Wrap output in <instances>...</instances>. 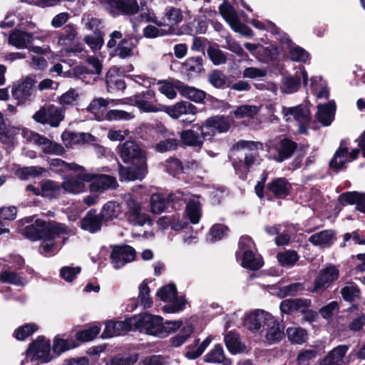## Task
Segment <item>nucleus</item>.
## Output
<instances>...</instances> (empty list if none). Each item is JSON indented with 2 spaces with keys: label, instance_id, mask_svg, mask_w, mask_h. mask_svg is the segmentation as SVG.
<instances>
[{
  "label": "nucleus",
  "instance_id": "nucleus-10",
  "mask_svg": "<svg viewBox=\"0 0 365 365\" xmlns=\"http://www.w3.org/2000/svg\"><path fill=\"white\" fill-rule=\"evenodd\" d=\"M26 361L40 360L41 362H48L52 359L51 345L48 340L43 337H38L33 341L26 353Z\"/></svg>",
  "mask_w": 365,
  "mask_h": 365
},
{
  "label": "nucleus",
  "instance_id": "nucleus-8",
  "mask_svg": "<svg viewBox=\"0 0 365 365\" xmlns=\"http://www.w3.org/2000/svg\"><path fill=\"white\" fill-rule=\"evenodd\" d=\"M24 138L29 142L38 145L46 154L62 155L65 150L63 147L48 138L29 130H23Z\"/></svg>",
  "mask_w": 365,
  "mask_h": 365
},
{
  "label": "nucleus",
  "instance_id": "nucleus-28",
  "mask_svg": "<svg viewBox=\"0 0 365 365\" xmlns=\"http://www.w3.org/2000/svg\"><path fill=\"white\" fill-rule=\"evenodd\" d=\"M263 332H264L267 341L270 344L274 343L284 336V326L273 317L269 323L267 324Z\"/></svg>",
  "mask_w": 365,
  "mask_h": 365
},
{
  "label": "nucleus",
  "instance_id": "nucleus-2",
  "mask_svg": "<svg viewBox=\"0 0 365 365\" xmlns=\"http://www.w3.org/2000/svg\"><path fill=\"white\" fill-rule=\"evenodd\" d=\"M237 148L245 150L244 162H233V166L239 172L240 177L245 178L250 168L259 164L261 159L258 155V150L262 149V144L258 142L240 140L237 144Z\"/></svg>",
  "mask_w": 365,
  "mask_h": 365
},
{
  "label": "nucleus",
  "instance_id": "nucleus-56",
  "mask_svg": "<svg viewBox=\"0 0 365 365\" xmlns=\"http://www.w3.org/2000/svg\"><path fill=\"white\" fill-rule=\"evenodd\" d=\"M135 117L132 112H128L122 110H110L106 114L105 118L108 120H129Z\"/></svg>",
  "mask_w": 365,
  "mask_h": 365
},
{
  "label": "nucleus",
  "instance_id": "nucleus-45",
  "mask_svg": "<svg viewBox=\"0 0 365 365\" xmlns=\"http://www.w3.org/2000/svg\"><path fill=\"white\" fill-rule=\"evenodd\" d=\"M76 346L73 339H64L60 336H56L53 342V351L58 355Z\"/></svg>",
  "mask_w": 365,
  "mask_h": 365
},
{
  "label": "nucleus",
  "instance_id": "nucleus-3",
  "mask_svg": "<svg viewBox=\"0 0 365 365\" xmlns=\"http://www.w3.org/2000/svg\"><path fill=\"white\" fill-rule=\"evenodd\" d=\"M255 244L248 236L241 237L239 241V251L237 258H242L241 264L247 269L257 270L262 266L260 256L254 252Z\"/></svg>",
  "mask_w": 365,
  "mask_h": 365
},
{
  "label": "nucleus",
  "instance_id": "nucleus-15",
  "mask_svg": "<svg viewBox=\"0 0 365 365\" xmlns=\"http://www.w3.org/2000/svg\"><path fill=\"white\" fill-rule=\"evenodd\" d=\"M185 194L178 191L175 194H170L165 196L163 194L155 193L150 197V210L153 214H160L168 207L170 202L186 200Z\"/></svg>",
  "mask_w": 365,
  "mask_h": 365
},
{
  "label": "nucleus",
  "instance_id": "nucleus-6",
  "mask_svg": "<svg viewBox=\"0 0 365 365\" xmlns=\"http://www.w3.org/2000/svg\"><path fill=\"white\" fill-rule=\"evenodd\" d=\"M48 37V34L41 30L29 33L22 29H14L8 38V43L18 49H24L28 48L34 39L44 41Z\"/></svg>",
  "mask_w": 365,
  "mask_h": 365
},
{
  "label": "nucleus",
  "instance_id": "nucleus-39",
  "mask_svg": "<svg viewBox=\"0 0 365 365\" xmlns=\"http://www.w3.org/2000/svg\"><path fill=\"white\" fill-rule=\"evenodd\" d=\"M135 47V44L132 38H125L114 48V51L110 52V54L125 58L133 55Z\"/></svg>",
  "mask_w": 365,
  "mask_h": 365
},
{
  "label": "nucleus",
  "instance_id": "nucleus-60",
  "mask_svg": "<svg viewBox=\"0 0 365 365\" xmlns=\"http://www.w3.org/2000/svg\"><path fill=\"white\" fill-rule=\"evenodd\" d=\"M101 327L94 325L88 329L76 333V339L81 341H89L93 340L100 332Z\"/></svg>",
  "mask_w": 365,
  "mask_h": 365
},
{
  "label": "nucleus",
  "instance_id": "nucleus-18",
  "mask_svg": "<svg viewBox=\"0 0 365 365\" xmlns=\"http://www.w3.org/2000/svg\"><path fill=\"white\" fill-rule=\"evenodd\" d=\"M136 252L130 245L115 246L110 253V260L115 269H120L125 264L134 261Z\"/></svg>",
  "mask_w": 365,
  "mask_h": 365
},
{
  "label": "nucleus",
  "instance_id": "nucleus-12",
  "mask_svg": "<svg viewBox=\"0 0 365 365\" xmlns=\"http://www.w3.org/2000/svg\"><path fill=\"white\" fill-rule=\"evenodd\" d=\"M123 200L127 207L128 220L132 225L143 226L147 222H150L148 215L142 212L140 205L130 193L125 194Z\"/></svg>",
  "mask_w": 365,
  "mask_h": 365
},
{
  "label": "nucleus",
  "instance_id": "nucleus-48",
  "mask_svg": "<svg viewBox=\"0 0 365 365\" xmlns=\"http://www.w3.org/2000/svg\"><path fill=\"white\" fill-rule=\"evenodd\" d=\"M79 97V92L76 89L70 88L68 91L58 97V102L64 110L68 106L76 105Z\"/></svg>",
  "mask_w": 365,
  "mask_h": 365
},
{
  "label": "nucleus",
  "instance_id": "nucleus-53",
  "mask_svg": "<svg viewBox=\"0 0 365 365\" xmlns=\"http://www.w3.org/2000/svg\"><path fill=\"white\" fill-rule=\"evenodd\" d=\"M50 166L57 168L58 170L66 172L68 170L79 171L83 170V167L76 163H67L61 159H53L49 162Z\"/></svg>",
  "mask_w": 365,
  "mask_h": 365
},
{
  "label": "nucleus",
  "instance_id": "nucleus-64",
  "mask_svg": "<svg viewBox=\"0 0 365 365\" xmlns=\"http://www.w3.org/2000/svg\"><path fill=\"white\" fill-rule=\"evenodd\" d=\"M178 82L179 81H177L174 83L168 81L161 82L159 83V91L169 99H174L177 96L175 90H177L176 85Z\"/></svg>",
  "mask_w": 365,
  "mask_h": 365
},
{
  "label": "nucleus",
  "instance_id": "nucleus-11",
  "mask_svg": "<svg viewBox=\"0 0 365 365\" xmlns=\"http://www.w3.org/2000/svg\"><path fill=\"white\" fill-rule=\"evenodd\" d=\"M83 180L89 182V190L92 193H102L106 190L115 189L118 182L115 178L108 175H97L87 173L83 175Z\"/></svg>",
  "mask_w": 365,
  "mask_h": 365
},
{
  "label": "nucleus",
  "instance_id": "nucleus-23",
  "mask_svg": "<svg viewBox=\"0 0 365 365\" xmlns=\"http://www.w3.org/2000/svg\"><path fill=\"white\" fill-rule=\"evenodd\" d=\"M130 318L121 322H108L102 333L103 338H110L123 335L127 331H133V325L130 323Z\"/></svg>",
  "mask_w": 365,
  "mask_h": 365
},
{
  "label": "nucleus",
  "instance_id": "nucleus-19",
  "mask_svg": "<svg viewBox=\"0 0 365 365\" xmlns=\"http://www.w3.org/2000/svg\"><path fill=\"white\" fill-rule=\"evenodd\" d=\"M282 113L286 121L295 120L300 125V132H304L303 125L307 124L310 120L309 108L302 105L294 107H283Z\"/></svg>",
  "mask_w": 365,
  "mask_h": 365
},
{
  "label": "nucleus",
  "instance_id": "nucleus-55",
  "mask_svg": "<svg viewBox=\"0 0 365 365\" xmlns=\"http://www.w3.org/2000/svg\"><path fill=\"white\" fill-rule=\"evenodd\" d=\"M37 329L38 327L35 324H26L17 328L14 336L16 339L23 341L32 335Z\"/></svg>",
  "mask_w": 365,
  "mask_h": 365
},
{
  "label": "nucleus",
  "instance_id": "nucleus-24",
  "mask_svg": "<svg viewBox=\"0 0 365 365\" xmlns=\"http://www.w3.org/2000/svg\"><path fill=\"white\" fill-rule=\"evenodd\" d=\"M75 172L77 173V176L65 178L62 182V188L66 192L78 194L85 192L86 190V182H87L83 180V175H86L87 172H86L84 168L83 170Z\"/></svg>",
  "mask_w": 365,
  "mask_h": 365
},
{
  "label": "nucleus",
  "instance_id": "nucleus-20",
  "mask_svg": "<svg viewBox=\"0 0 365 365\" xmlns=\"http://www.w3.org/2000/svg\"><path fill=\"white\" fill-rule=\"evenodd\" d=\"M296 148V144L288 140L283 139L269 147V155L277 161L282 162L289 158Z\"/></svg>",
  "mask_w": 365,
  "mask_h": 365
},
{
  "label": "nucleus",
  "instance_id": "nucleus-52",
  "mask_svg": "<svg viewBox=\"0 0 365 365\" xmlns=\"http://www.w3.org/2000/svg\"><path fill=\"white\" fill-rule=\"evenodd\" d=\"M210 60L215 66L225 64L227 61L226 54L220 49L217 45L210 46L207 49Z\"/></svg>",
  "mask_w": 365,
  "mask_h": 365
},
{
  "label": "nucleus",
  "instance_id": "nucleus-61",
  "mask_svg": "<svg viewBox=\"0 0 365 365\" xmlns=\"http://www.w3.org/2000/svg\"><path fill=\"white\" fill-rule=\"evenodd\" d=\"M225 359L224 351L220 345H216L205 356V361L208 363H221Z\"/></svg>",
  "mask_w": 365,
  "mask_h": 365
},
{
  "label": "nucleus",
  "instance_id": "nucleus-43",
  "mask_svg": "<svg viewBox=\"0 0 365 365\" xmlns=\"http://www.w3.org/2000/svg\"><path fill=\"white\" fill-rule=\"evenodd\" d=\"M180 137L182 143L187 146L201 148L203 144L200 135L191 129L182 131Z\"/></svg>",
  "mask_w": 365,
  "mask_h": 365
},
{
  "label": "nucleus",
  "instance_id": "nucleus-42",
  "mask_svg": "<svg viewBox=\"0 0 365 365\" xmlns=\"http://www.w3.org/2000/svg\"><path fill=\"white\" fill-rule=\"evenodd\" d=\"M185 215L192 224H197L199 222L202 216V210L197 200H191L187 202Z\"/></svg>",
  "mask_w": 365,
  "mask_h": 365
},
{
  "label": "nucleus",
  "instance_id": "nucleus-13",
  "mask_svg": "<svg viewBox=\"0 0 365 365\" xmlns=\"http://www.w3.org/2000/svg\"><path fill=\"white\" fill-rule=\"evenodd\" d=\"M96 1L107 11L117 10L124 15H135L140 10L137 0H96Z\"/></svg>",
  "mask_w": 365,
  "mask_h": 365
},
{
  "label": "nucleus",
  "instance_id": "nucleus-49",
  "mask_svg": "<svg viewBox=\"0 0 365 365\" xmlns=\"http://www.w3.org/2000/svg\"><path fill=\"white\" fill-rule=\"evenodd\" d=\"M60 184L52 180H43L41 182V195L46 197H55L61 191Z\"/></svg>",
  "mask_w": 365,
  "mask_h": 365
},
{
  "label": "nucleus",
  "instance_id": "nucleus-54",
  "mask_svg": "<svg viewBox=\"0 0 365 365\" xmlns=\"http://www.w3.org/2000/svg\"><path fill=\"white\" fill-rule=\"evenodd\" d=\"M288 339L296 344H302L306 341L307 332L300 327H289L287 329Z\"/></svg>",
  "mask_w": 365,
  "mask_h": 365
},
{
  "label": "nucleus",
  "instance_id": "nucleus-58",
  "mask_svg": "<svg viewBox=\"0 0 365 365\" xmlns=\"http://www.w3.org/2000/svg\"><path fill=\"white\" fill-rule=\"evenodd\" d=\"M77 35L75 27L72 25H66L59 38V43L62 45H68L72 43Z\"/></svg>",
  "mask_w": 365,
  "mask_h": 365
},
{
  "label": "nucleus",
  "instance_id": "nucleus-22",
  "mask_svg": "<svg viewBox=\"0 0 365 365\" xmlns=\"http://www.w3.org/2000/svg\"><path fill=\"white\" fill-rule=\"evenodd\" d=\"M359 154V149H353L351 152H349L348 148L344 143H341L330 161V166L334 169H341L345 163L355 160Z\"/></svg>",
  "mask_w": 365,
  "mask_h": 365
},
{
  "label": "nucleus",
  "instance_id": "nucleus-51",
  "mask_svg": "<svg viewBox=\"0 0 365 365\" xmlns=\"http://www.w3.org/2000/svg\"><path fill=\"white\" fill-rule=\"evenodd\" d=\"M279 263L287 267H291L298 261L299 257L294 250H287L279 252L277 256Z\"/></svg>",
  "mask_w": 365,
  "mask_h": 365
},
{
  "label": "nucleus",
  "instance_id": "nucleus-34",
  "mask_svg": "<svg viewBox=\"0 0 365 365\" xmlns=\"http://www.w3.org/2000/svg\"><path fill=\"white\" fill-rule=\"evenodd\" d=\"M310 300L306 299H287L283 300L280 304V309L283 313H292L297 311H304V309L309 307Z\"/></svg>",
  "mask_w": 365,
  "mask_h": 365
},
{
  "label": "nucleus",
  "instance_id": "nucleus-30",
  "mask_svg": "<svg viewBox=\"0 0 365 365\" xmlns=\"http://www.w3.org/2000/svg\"><path fill=\"white\" fill-rule=\"evenodd\" d=\"M19 128L10 126L0 113V141L5 145H14L16 135L19 133Z\"/></svg>",
  "mask_w": 365,
  "mask_h": 365
},
{
  "label": "nucleus",
  "instance_id": "nucleus-9",
  "mask_svg": "<svg viewBox=\"0 0 365 365\" xmlns=\"http://www.w3.org/2000/svg\"><path fill=\"white\" fill-rule=\"evenodd\" d=\"M219 11L234 31L247 36L252 35L251 29L240 22L236 10L227 1L225 0L219 6Z\"/></svg>",
  "mask_w": 365,
  "mask_h": 365
},
{
  "label": "nucleus",
  "instance_id": "nucleus-36",
  "mask_svg": "<svg viewBox=\"0 0 365 365\" xmlns=\"http://www.w3.org/2000/svg\"><path fill=\"white\" fill-rule=\"evenodd\" d=\"M341 202L356 205V209L365 213V195L356 192H346L339 196Z\"/></svg>",
  "mask_w": 365,
  "mask_h": 365
},
{
  "label": "nucleus",
  "instance_id": "nucleus-26",
  "mask_svg": "<svg viewBox=\"0 0 365 365\" xmlns=\"http://www.w3.org/2000/svg\"><path fill=\"white\" fill-rule=\"evenodd\" d=\"M281 41L284 49L288 51L292 61L305 63L309 59V53L304 48L293 43L289 37L284 36Z\"/></svg>",
  "mask_w": 365,
  "mask_h": 365
},
{
  "label": "nucleus",
  "instance_id": "nucleus-14",
  "mask_svg": "<svg viewBox=\"0 0 365 365\" xmlns=\"http://www.w3.org/2000/svg\"><path fill=\"white\" fill-rule=\"evenodd\" d=\"M274 317L264 310H255L246 314L244 326L252 331L263 332V330Z\"/></svg>",
  "mask_w": 365,
  "mask_h": 365
},
{
  "label": "nucleus",
  "instance_id": "nucleus-57",
  "mask_svg": "<svg viewBox=\"0 0 365 365\" xmlns=\"http://www.w3.org/2000/svg\"><path fill=\"white\" fill-rule=\"evenodd\" d=\"M46 170L39 166L24 167L17 171L18 176L21 179L42 175Z\"/></svg>",
  "mask_w": 365,
  "mask_h": 365
},
{
  "label": "nucleus",
  "instance_id": "nucleus-1",
  "mask_svg": "<svg viewBox=\"0 0 365 365\" xmlns=\"http://www.w3.org/2000/svg\"><path fill=\"white\" fill-rule=\"evenodd\" d=\"M70 230L63 224L46 223L41 220H36L34 224L22 230V235L26 238L35 241L41 240V249L46 253H53L63 244Z\"/></svg>",
  "mask_w": 365,
  "mask_h": 365
},
{
  "label": "nucleus",
  "instance_id": "nucleus-17",
  "mask_svg": "<svg viewBox=\"0 0 365 365\" xmlns=\"http://www.w3.org/2000/svg\"><path fill=\"white\" fill-rule=\"evenodd\" d=\"M120 158L125 163L145 162V153L133 140H128L118 147Z\"/></svg>",
  "mask_w": 365,
  "mask_h": 365
},
{
  "label": "nucleus",
  "instance_id": "nucleus-16",
  "mask_svg": "<svg viewBox=\"0 0 365 365\" xmlns=\"http://www.w3.org/2000/svg\"><path fill=\"white\" fill-rule=\"evenodd\" d=\"M339 276L338 268L333 264H329L320 270L318 276L316 277L312 292H319L328 288Z\"/></svg>",
  "mask_w": 365,
  "mask_h": 365
},
{
  "label": "nucleus",
  "instance_id": "nucleus-63",
  "mask_svg": "<svg viewBox=\"0 0 365 365\" xmlns=\"http://www.w3.org/2000/svg\"><path fill=\"white\" fill-rule=\"evenodd\" d=\"M179 142L176 138H168L160 141L155 145V150L160 153H165L177 149Z\"/></svg>",
  "mask_w": 365,
  "mask_h": 365
},
{
  "label": "nucleus",
  "instance_id": "nucleus-29",
  "mask_svg": "<svg viewBox=\"0 0 365 365\" xmlns=\"http://www.w3.org/2000/svg\"><path fill=\"white\" fill-rule=\"evenodd\" d=\"M336 235L333 230H326L313 234L309 237V242L320 247H329L336 240Z\"/></svg>",
  "mask_w": 365,
  "mask_h": 365
},
{
  "label": "nucleus",
  "instance_id": "nucleus-5",
  "mask_svg": "<svg viewBox=\"0 0 365 365\" xmlns=\"http://www.w3.org/2000/svg\"><path fill=\"white\" fill-rule=\"evenodd\" d=\"M158 297L169 304L164 306L163 309L167 313H176L185 308L186 301L182 297H178L177 289L173 284L162 287L157 292Z\"/></svg>",
  "mask_w": 365,
  "mask_h": 365
},
{
  "label": "nucleus",
  "instance_id": "nucleus-33",
  "mask_svg": "<svg viewBox=\"0 0 365 365\" xmlns=\"http://www.w3.org/2000/svg\"><path fill=\"white\" fill-rule=\"evenodd\" d=\"M232 120L228 116L217 115L205 120V128L219 133H226L230 128Z\"/></svg>",
  "mask_w": 365,
  "mask_h": 365
},
{
  "label": "nucleus",
  "instance_id": "nucleus-47",
  "mask_svg": "<svg viewBox=\"0 0 365 365\" xmlns=\"http://www.w3.org/2000/svg\"><path fill=\"white\" fill-rule=\"evenodd\" d=\"M301 85L299 76H286L282 79L280 90L282 93L290 94L298 91Z\"/></svg>",
  "mask_w": 365,
  "mask_h": 365
},
{
  "label": "nucleus",
  "instance_id": "nucleus-44",
  "mask_svg": "<svg viewBox=\"0 0 365 365\" xmlns=\"http://www.w3.org/2000/svg\"><path fill=\"white\" fill-rule=\"evenodd\" d=\"M225 343L229 351L234 354L242 351L245 348L239 335L235 332H230L225 336Z\"/></svg>",
  "mask_w": 365,
  "mask_h": 365
},
{
  "label": "nucleus",
  "instance_id": "nucleus-25",
  "mask_svg": "<svg viewBox=\"0 0 365 365\" xmlns=\"http://www.w3.org/2000/svg\"><path fill=\"white\" fill-rule=\"evenodd\" d=\"M162 110H164L173 119H178L182 115H195L197 113V108L186 101H180L170 106H163Z\"/></svg>",
  "mask_w": 365,
  "mask_h": 365
},
{
  "label": "nucleus",
  "instance_id": "nucleus-35",
  "mask_svg": "<svg viewBox=\"0 0 365 365\" xmlns=\"http://www.w3.org/2000/svg\"><path fill=\"white\" fill-rule=\"evenodd\" d=\"M335 103L333 101L326 104H319L317 106V118L324 125H329L334 119Z\"/></svg>",
  "mask_w": 365,
  "mask_h": 365
},
{
  "label": "nucleus",
  "instance_id": "nucleus-59",
  "mask_svg": "<svg viewBox=\"0 0 365 365\" xmlns=\"http://www.w3.org/2000/svg\"><path fill=\"white\" fill-rule=\"evenodd\" d=\"M0 281L16 285H24L27 281L13 272L5 271L0 274Z\"/></svg>",
  "mask_w": 365,
  "mask_h": 365
},
{
  "label": "nucleus",
  "instance_id": "nucleus-32",
  "mask_svg": "<svg viewBox=\"0 0 365 365\" xmlns=\"http://www.w3.org/2000/svg\"><path fill=\"white\" fill-rule=\"evenodd\" d=\"M176 89L182 96L196 103L202 102L206 96L205 92L202 90L185 86L180 82L177 83Z\"/></svg>",
  "mask_w": 365,
  "mask_h": 365
},
{
  "label": "nucleus",
  "instance_id": "nucleus-21",
  "mask_svg": "<svg viewBox=\"0 0 365 365\" xmlns=\"http://www.w3.org/2000/svg\"><path fill=\"white\" fill-rule=\"evenodd\" d=\"M36 81L31 77H26L14 84L11 89L13 97L19 103H24L32 96Z\"/></svg>",
  "mask_w": 365,
  "mask_h": 365
},
{
  "label": "nucleus",
  "instance_id": "nucleus-31",
  "mask_svg": "<svg viewBox=\"0 0 365 365\" xmlns=\"http://www.w3.org/2000/svg\"><path fill=\"white\" fill-rule=\"evenodd\" d=\"M102 217L96 214L95 211H89L83 218L81 227L91 233H95L101 230L102 225Z\"/></svg>",
  "mask_w": 365,
  "mask_h": 365
},
{
  "label": "nucleus",
  "instance_id": "nucleus-38",
  "mask_svg": "<svg viewBox=\"0 0 365 365\" xmlns=\"http://www.w3.org/2000/svg\"><path fill=\"white\" fill-rule=\"evenodd\" d=\"M122 211L120 203L111 200L103 205L100 215L105 220H113L118 218L122 214Z\"/></svg>",
  "mask_w": 365,
  "mask_h": 365
},
{
  "label": "nucleus",
  "instance_id": "nucleus-27",
  "mask_svg": "<svg viewBox=\"0 0 365 365\" xmlns=\"http://www.w3.org/2000/svg\"><path fill=\"white\" fill-rule=\"evenodd\" d=\"M138 168H124L120 166L119 175L121 180H142L147 173L146 163H138Z\"/></svg>",
  "mask_w": 365,
  "mask_h": 365
},
{
  "label": "nucleus",
  "instance_id": "nucleus-50",
  "mask_svg": "<svg viewBox=\"0 0 365 365\" xmlns=\"http://www.w3.org/2000/svg\"><path fill=\"white\" fill-rule=\"evenodd\" d=\"M116 75L122 76L124 75V71L118 67L112 68L106 74V83L108 88L113 85L115 86L116 88L121 90L125 88V82L121 79H115Z\"/></svg>",
  "mask_w": 365,
  "mask_h": 365
},
{
  "label": "nucleus",
  "instance_id": "nucleus-4",
  "mask_svg": "<svg viewBox=\"0 0 365 365\" xmlns=\"http://www.w3.org/2000/svg\"><path fill=\"white\" fill-rule=\"evenodd\" d=\"M133 325V331L138 330L150 335H162L163 318L148 313H144L130 317V322Z\"/></svg>",
  "mask_w": 365,
  "mask_h": 365
},
{
  "label": "nucleus",
  "instance_id": "nucleus-37",
  "mask_svg": "<svg viewBox=\"0 0 365 365\" xmlns=\"http://www.w3.org/2000/svg\"><path fill=\"white\" fill-rule=\"evenodd\" d=\"M267 188L274 196L284 197L289 193L291 185L284 178H279L269 183Z\"/></svg>",
  "mask_w": 365,
  "mask_h": 365
},
{
  "label": "nucleus",
  "instance_id": "nucleus-40",
  "mask_svg": "<svg viewBox=\"0 0 365 365\" xmlns=\"http://www.w3.org/2000/svg\"><path fill=\"white\" fill-rule=\"evenodd\" d=\"M148 96H150L149 93L146 94L135 96L133 98H130V103L137 106L140 110L143 112L155 113L159 111L160 110L157 108V106L148 100Z\"/></svg>",
  "mask_w": 365,
  "mask_h": 365
},
{
  "label": "nucleus",
  "instance_id": "nucleus-62",
  "mask_svg": "<svg viewBox=\"0 0 365 365\" xmlns=\"http://www.w3.org/2000/svg\"><path fill=\"white\" fill-rule=\"evenodd\" d=\"M193 331V327L190 324H185L182 329L180 334L175 336L172 340V344L174 346L178 347L181 346L185 340L189 337Z\"/></svg>",
  "mask_w": 365,
  "mask_h": 365
},
{
  "label": "nucleus",
  "instance_id": "nucleus-46",
  "mask_svg": "<svg viewBox=\"0 0 365 365\" xmlns=\"http://www.w3.org/2000/svg\"><path fill=\"white\" fill-rule=\"evenodd\" d=\"M259 112V108L254 105H242L232 111L231 114L237 119L253 118Z\"/></svg>",
  "mask_w": 365,
  "mask_h": 365
},
{
  "label": "nucleus",
  "instance_id": "nucleus-7",
  "mask_svg": "<svg viewBox=\"0 0 365 365\" xmlns=\"http://www.w3.org/2000/svg\"><path fill=\"white\" fill-rule=\"evenodd\" d=\"M64 110L62 108L54 105H46L36 111L33 119L41 124H48L51 127L57 128L64 119Z\"/></svg>",
  "mask_w": 365,
  "mask_h": 365
},
{
  "label": "nucleus",
  "instance_id": "nucleus-41",
  "mask_svg": "<svg viewBox=\"0 0 365 365\" xmlns=\"http://www.w3.org/2000/svg\"><path fill=\"white\" fill-rule=\"evenodd\" d=\"M211 342V338H206L200 344V340L196 339L193 344L187 347L185 356L189 359H195L200 356Z\"/></svg>",
  "mask_w": 365,
  "mask_h": 365
}]
</instances>
